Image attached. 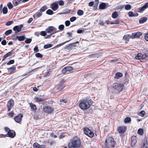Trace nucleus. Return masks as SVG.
<instances>
[{"label": "nucleus", "instance_id": "obj_1", "mask_svg": "<svg viewBox=\"0 0 148 148\" xmlns=\"http://www.w3.org/2000/svg\"><path fill=\"white\" fill-rule=\"evenodd\" d=\"M81 141L80 138L77 137H74L71 140V142L69 145V148H77L81 145Z\"/></svg>", "mask_w": 148, "mask_h": 148}, {"label": "nucleus", "instance_id": "obj_2", "mask_svg": "<svg viewBox=\"0 0 148 148\" xmlns=\"http://www.w3.org/2000/svg\"><path fill=\"white\" fill-rule=\"evenodd\" d=\"M91 100L86 99L82 101L79 105V107L83 110H86L89 108L92 104Z\"/></svg>", "mask_w": 148, "mask_h": 148}, {"label": "nucleus", "instance_id": "obj_3", "mask_svg": "<svg viewBox=\"0 0 148 148\" xmlns=\"http://www.w3.org/2000/svg\"><path fill=\"white\" fill-rule=\"evenodd\" d=\"M106 148H113L115 147V142L113 138L109 137L106 139L105 142Z\"/></svg>", "mask_w": 148, "mask_h": 148}, {"label": "nucleus", "instance_id": "obj_4", "mask_svg": "<svg viewBox=\"0 0 148 148\" xmlns=\"http://www.w3.org/2000/svg\"><path fill=\"white\" fill-rule=\"evenodd\" d=\"M113 86L115 91L119 92L122 90L123 85L121 83H115L114 84Z\"/></svg>", "mask_w": 148, "mask_h": 148}, {"label": "nucleus", "instance_id": "obj_5", "mask_svg": "<svg viewBox=\"0 0 148 148\" xmlns=\"http://www.w3.org/2000/svg\"><path fill=\"white\" fill-rule=\"evenodd\" d=\"M8 133L4 135L1 134L0 135L1 137H9L14 138L15 135V132L13 130H8Z\"/></svg>", "mask_w": 148, "mask_h": 148}, {"label": "nucleus", "instance_id": "obj_6", "mask_svg": "<svg viewBox=\"0 0 148 148\" xmlns=\"http://www.w3.org/2000/svg\"><path fill=\"white\" fill-rule=\"evenodd\" d=\"M64 81L63 79L61 80L59 83L56 86L55 88L58 91H61L64 88Z\"/></svg>", "mask_w": 148, "mask_h": 148}, {"label": "nucleus", "instance_id": "obj_7", "mask_svg": "<svg viewBox=\"0 0 148 148\" xmlns=\"http://www.w3.org/2000/svg\"><path fill=\"white\" fill-rule=\"evenodd\" d=\"M23 25L21 24L19 25L15 26L13 27V30L15 31V34L20 32L22 30V28L23 27Z\"/></svg>", "mask_w": 148, "mask_h": 148}, {"label": "nucleus", "instance_id": "obj_8", "mask_svg": "<svg viewBox=\"0 0 148 148\" xmlns=\"http://www.w3.org/2000/svg\"><path fill=\"white\" fill-rule=\"evenodd\" d=\"M14 101L11 99L8 101L7 106L8 108V111H10L11 108L13 107L14 106Z\"/></svg>", "mask_w": 148, "mask_h": 148}, {"label": "nucleus", "instance_id": "obj_9", "mask_svg": "<svg viewBox=\"0 0 148 148\" xmlns=\"http://www.w3.org/2000/svg\"><path fill=\"white\" fill-rule=\"evenodd\" d=\"M53 110V109L52 108L48 106L44 107L43 108L44 112L49 114L51 113Z\"/></svg>", "mask_w": 148, "mask_h": 148}, {"label": "nucleus", "instance_id": "obj_10", "mask_svg": "<svg viewBox=\"0 0 148 148\" xmlns=\"http://www.w3.org/2000/svg\"><path fill=\"white\" fill-rule=\"evenodd\" d=\"M142 35V33L140 32L134 33L132 34L131 38L133 39L135 38H139Z\"/></svg>", "mask_w": 148, "mask_h": 148}, {"label": "nucleus", "instance_id": "obj_11", "mask_svg": "<svg viewBox=\"0 0 148 148\" xmlns=\"http://www.w3.org/2000/svg\"><path fill=\"white\" fill-rule=\"evenodd\" d=\"M23 117V115L21 114H20L14 117V120L16 122L19 123L21 121V119Z\"/></svg>", "mask_w": 148, "mask_h": 148}, {"label": "nucleus", "instance_id": "obj_12", "mask_svg": "<svg viewBox=\"0 0 148 148\" xmlns=\"http://www.w3.org/2000/svg\"><path fill=\"white\" fill-rule=\"evenodd\" d=\"M84 133L90 137H92L94 136V134L91 130H84Z\"/></svg>", "mask_w": 148, "mask_h": 148}, {"label": "nucleus", "instance_id": "obj_13", "mask_svg": "<svg viewBox=\"0 0 148 148\" xmlns=\"http://www.w3.org/2000/svg\"><path fill=\"white\" fill-rule=\"evenodd\" d=\"M51 8L53 11H56L57 10L58 8V6L56 2H55L52 3L51 5Z\"/></svg>", "mask_w": 148, "mask_h": 148}, {"label": "nucleus", "instance_id": "obj_14", "mask_svg": "<svg viewBox=\"0 0 148 148\" xmlns=\"http://www.w3.org/2000/svg\"><path fill=\"white\" fill-rule=\"evenodd\" d=\"M148 7V2L146 3V4L143 5L140 8L138 9L139 12L140 13H142L146 8Z\"/></svg>", "mask_w": 148, "mask_h": 148}, {"label": "nucleus", "instance_id": "obj_15", "mask_svg": "<svg viewBox=\"0 0 148 148\" xmlns=\"http://www.w3.org/2000/svg\"><path fill=\"white\" fill-rule=\"evenodd\" d=\"M136 143V139L135 136H133L131 137V146L132 147H134Z\"/></svg>", "mask_w": 148, "mask_h": 148}, {"label": "nucleus", "instance_id": "obj_16", "mask_svg": "<svg viewBox=\"0 0 148 148\" xmlns=\"http://www.w3.org/2000/svg\"><path fill=\"white\" fill-rule=\"evenodd\" d=\"M56 30V29L53 26L49 27L46 29L47 32L48 33H50L52 31Z\"/></svg>", "mask_w": 148, "mask_h": 148}, {"label": "nucleus", "instance_id": "obj_17", "mask_svg": "<svg viewBox=\"0 0 148 148\" xmlns=\"http://www.w3.org/2000/svg\"><path fill=\"white\" fill-rule=\"evenodd\" d=\"M142 148H148V142L147 140V139H144V141L143 142Z\"/></svg>", "mask_w": 148, "mask_h": 148}, {"label": "nucleus", "instance_id": "obj_18", "mask_svg": "<svg viewBox=\"0 0 148 148\" xmlns=\"http://www.w3.org/2000/svg\"><path fill=\"white\" fill-rule=\"evenodd\" d=\"M128 14L130 17H136L138 16V14L137 13H135L132 11L129 12Z\"/></svg>", "mask_w": 148, "mask_h": 148}, {"label": "nucleus", "instance_id": "obj_19", "mask_svg": "<svg viewBox=\"0 0 148 148\" xmlns=\"http://www.w3.org/2000/svg\"><path fill=\"white\" fill-rule=\"evenodd\" d=\"M148 19L147 17H144L141 18L139 21V23L140 24L146 22Z\"/></svg>", "mask_w": 148, "mask_h": 148}, {"label": "nucleus", "instance_id": "obj_20", "mask_svg": "<svg viewBox=\"0 0 148 148\" xmlns=\"http://www.w3.org/2000/svg\"><path fill=\"white\" fill-rule=\"evenodd\" d=\"M12 52L10 51L5 55L3 57L2 61H4L7 58L11 56Z\"/></svg>", "mask_w": 148, "mask_h": 148}, {"label": "nucleus", "instance_id": "obj_21", "mask_svg": "<svg viewBox=\"0 0 148 148\" xmlns=\"http://www.w3.org/2000/svg\"><path fill=\"white\" fill-rule=\"evenodd\" d=\"M36 101L39 102L41 103H42L44 102V99L40 97H36L35 99Z\"/></svg>", "mask_w": 148, "mask_h": 148}, {"label": "nucleus", "instance_id": "obj_22", "mask_svg": "<svg viewBox=\"0 0 148 148\" xmlns=\"http://www.w3.org/2000/svg\"><path fill=\"white\" fill-rule=\"evenodd\" d=\"M131 38V36L127 34L125 35L123 37V39L125 41V42L127 43L129 41L130 38Z\"/></svg>", "mask_w": 148, "mask_h": 148}, {"label": "nucleus", "instance_id": "obj_23", "mask_svg": "<svg viewBox=\"0 0 148 148\" xmlns=\"http://www.w3.org/2000/svg\"><path fill=\"white\" fill-rule=\"evenodd\" d=\"M79 42L78 41L75 42L73 43L69 44V45L68 47L72 49L74 47H76V44H78Z\"/></svg>", "mask_w": 148, "mask_h": 148}, {"label": "nucleus", "instance_id": "obj_24", "mask_svg": "<svg viewBox=\"0 0 148 148\" xmlns=\"http://www.w3.org/2000/svg\"><path fill=\"white\" fill-rule=\"evenodd\" d=\"M17 38H18V40L20 41H23L25 39H26V38L24 36H17Z\"/></svg>", "mask_w": 148, "mask_h": 148}, {"label": "nucleus", "instance_id": "obj_25", "mask_svg": "<svg viewBox=\"0 0 148 148\" xmlns=\"http://www.w3.org/2000/svg\"><path fill=\"white\" fill-rule=\"evenodd\" d=\"M123 74L120 72H117L115 74V78L117 79H119L123 76Z\"/></svg>", "mask_w": 148, "mask_h": 148}, {"label": "nucleus", "instance_id": "obj_26", "mask_svg": "<svg viewBox=\"0 0 148 148\" xmlns=\"http://www.w3.org/2000/svg\"><path fill=\"white\" fill-rule=\"evenodd\" d=\"M106 5L105 3H101L99 6V8L101 9H103L106 8Z\"/></svg>", "mask_w": 148, "mask_h": 148}, {"label": "nucleus", "instance_id": "obj_27", "mask_svg": "<svg viewBox=\"0 0 148 148\" xmlns=\"http://www.w3.org/2000/svg\"><path fill=\"white\" fill-rule=\"evenodd\" d=\"M16 69V67L14 65H13L12 67L7 68L8 70L10 71L11 73L14 71Z\"/></svg>", "mask_w": 148, "mask_h": 148}, {"label": "nucleus", "instance_id": "obj_28", "mask_svg": "<svg viewBox=\"0 0 148 148\" xmlns=\"http://www.w3.org/2000/svg\"><path fill=\"white\" fill-rule=\"evenodd\" d=\"M118 16V14L116 11L114 12L112 14V16L114 18H117Z\"/></svg>", "mask_w": 148, "mask_h": 148}, {"label": "nucleus", "instance_id": "obj_29", "mask_svg": "<svg viewBox=\"0 0 148 148\" xmlns=\"http://www.w3.org/2000/svg\"><path fill=\"white\" fill-rule=\"evenodd\" d=\"M30 106L32 110H36V107L35 104H33L32 103H30Z\"/></svg>", "mask_w": 148, "mask_h": 148}, {"label": "nucleus", "instance_id": "obj_30", "mask_svg": "<svg viewBox=\"0 0 148 148\" xmlns=\"http://www.w3.org/2000/svg\"><path fill=\"white\" fill-rule=\"evenodd\" d=\"M33 146L34 148H39L40 147L43 146V145H40L37 143H36L34 144Z\"/></svg>", "mask_w": 148, "mask_h": 148}, {"label": "nucleus", "instance_id": "obj_31", "mask_svg": "<svg viewBox=\"0 0 148 148\" xmlns=\"http://www.w3.org/2000/svg\"><path fill=\"white\" fill-rule=\"evenodd\" d=\"M141 53H138L137 56H136L135 57V59L137 60H140L142 59L141 58Z\"/></svg>", "mask_w": 148, "mask_h": 148}, {"label": "nucleus", "instance_id": "obj_32", "mask_svg": "<svg viewBox=\"0 0 148 148\" xmlns=\"http://www.w3.org/2000/svg\"><path fill=\"white\" fill-rule=\"evenodd\" d=\"M47 9V6L45 5L42 7L40 9V12H42L45 11Z\"/></svg>", "mask_w": 148, "mask_h": 148}, {"label": "nucleus", "instance_id": "obj_33", "mask_svg": "<svg viewBox=\"0 0 148 148\" xmlns=\"http://www.w3.org/2000/svg\"><path fill=\"white\" fill-rule=\"evenodd\" d=\"M131 119L129 117H127L125 118L124 120V122L125 123H128L131 122Z\"/></svg>", "mask_w": 148, "mask_h": 148}, {"label": "nucleus", "instance_id": "obj_34", "mask_svg": "<svg viewBox=\"0 0 148 148\" xmlns=\"http://www.w3.org/2000/svg\"><path fill=\"white\" fill-rule=\"evenodd\" d=\"M66 70L67 71H72L73 69V68L70 66H68L66 67Z\"/></svg>", "mask_w": 148, "mask_h": 148}, {"label": "nucleus", "instance_id": "obj_35", "mask_svg": "<svg viewBox=\"0 0 148 148\" xmlns=\"http://www.w3.org/2000/svg\"><path fill=\"white\" fill-rule=\"evenodd\" d=\"M132 8V6L130 5L127 4L125 5V9L126 10H129Z\"/></svg>", "mask_w": 148, "mask_h": 148}, {"label": "nucleus", "instance_id": "obj_36", "mask_svg": "<svg viewBox=\"0 0 148 148\" xmlns=\"http://www.w3.org/2000/svg\"><path fill=\"white\" fill-rule=\"evenodd\" d=\"M3 13V14H5L8 12V9L7 7H4L2 10Z\"/></svg>", "mask_w": 148, "mask_h": 148}, {"label": "nucleus", "instance_id": "obj_37", "mask_svg": "<svg viewBox=\"0 0 148 148\" xmlns=\"http://www.w3.org/2000/svg\"><path fill=\"white\" fill-rule=\"evenodd\" d=\"M12 31L11 29H9L7 30L5 32V34L6 36H8L12 33Z\"/></svg>", "mask_w": 148, "mask_h": 148}, {"label": "nucleus", "instance_id": "obj_38", "mask_svg": "<svg viewBox=\"0 0 148 148\" xmlns=\"http://www.w3.org/2000/svg\"><path fill=\"white\" fill-rule=\"evenodd\" d=\"M46 13L49 15H52L53 13V12L51 9H49L46 12Z\"/></svg>", "mask_w": 148, "mask_h": 148}, {"label": "nucleus", "instance_id": "obj_39", "mask_svg": "<svg viewBox=\"0 0 148 148\" xmlns=\"http://www.w3.org/2000/svg\"><path fill=\"white\" fill-rule=\"evenodd\" d=\"M84 12L82 10H79L77 12V14L79 16H82L84 14Z\"/></svg>", "mask_w": 148, "mask_h": 148}, {"label": "nucleus", "instance_id": "obj_40", "mask_svg": "<svg viewBox=\"0 0 148 148\" xmlns=\"http://www.w3.org/2000/svg\"><path fill=\"white\" fill-rule=\"evenodd\" d=\"M7 6L8 8L10 9H11L13 8V5L10 2H9L7 4Z\"/></svg>", "mask_w": 148, "mask_h": 148}, {"label": "nucleus", "instance_id": "obj_41", "mask_svg": "<svg viewBox=\"0 0 148 148\" xmlns=\"http://www.w3.org/2000/svg\"><path fill=\"white\" fill-rule=\"evenodd\" d=\"M52 47V45L51 44H48L45 45L44 46V48L45 49H47L51 47Z\"/></svg>", "mask_w": 148, "mask_h": 148}, {"label": "nucleus", "instance_id": "obj_42", "mask_svg": "<svg viewBox=\"0 0 148 148\" xmlns=\"http://www.w3.org/2000/svg\"><path fill=\"white\" fill-rule=\"evenodd\" d=\"M19 3L18 1L17 0H14L13 1V4L15 6H16L18 5Z\"/></svg>", "mask_w": 148, "mask_h": 148}, {"label": "nucleus", "instance_id": "obj_43", "mask_svg": "<svg viewBox=\"0 0 148 148\" xmlns=\"http://www.w3.org/2000/svg\"><path fill=\"white\" fill-rule=\"evenodd\" d=\"M13 23V21L12 20L9 21L5 23V25L6 26H9Z\"/></svg>", "mask_w": 148, "mask_h": 148}, {"label": "nucleus", "instance_id": "obj_44", "mask_svg": "<svg viewBox=\"0 0 148 148\" xmlns=\"http://www.w3.org/2000/svg\"><path fill=\"white\" fill-rule=\"evenodd\" d=\"M26 40H25V42L26 43L29 44L32 41V39L31 38H29L28 39H26Z\"/></svg>", "mask_w": 148, "mask_h": 148}, {"label": "nucleus", "instance_id": "obj_45", "mask_svg": "<svg viewBox=\"0 0 148 148\" xmlns=\"http://www.w3.org/2000/svg\"><path fill=\"white\" fill-rule=\"evenodd\" d=\"M35 56L37 58H42L43 57L42 55L40 54V53H37L35 54Z\"/></svg>", "mask_w": 148, "mask_h": 148}, {"label": "nucleus", "instance_id": "obj_46", "mask_svg": "<svg viewBox=\"0 0 148 148\" xmlns=\"http://www.w3.org/2000/svg\"><path fill=\"white\" fill-rule=\"evenodd\" d=\"M95 4L94 6V8H97L98 5L99 3V0H95Z\"/></svg>", "mask_w": 148, "mask_h": 148}, {"label": "nucleus", "instance_id": "obj_47", "mask_svg": "<svg viewBox=\"0 0 148 148\" xmlns=\"http://www.w3.org/2000/svg\"><path fill=\"white\" fill-rule=\"evenodd\" d=\"M125 130H117V132H116V133H119L120 134H123L125 132Z\"/></svg>", "mask_w": 148, "mask_h": 148}, {"label": "nucleus", "instance_id": "obj_48", "mask_svg": "<svg viewBox=\"0 0 148 148\" xmlns=\"http://www.w3.org/2000/svg\"><path fill=\"white\" fill-rule=\"evenodd\" d=\"M145 114V112L144 111H142L139 113V115L141 116H144Z\"/></svg>", "mask_w": 148, "mask_h": 148}, {"label": "nucleus", "instance_id": "obj_49", "mask_svg": "<svg viewBox=\"0 0 148 148\" xmlns=\"http://www.w3.org/2000/svg\"><path fill=\"white\" fill-rule=\"evenodd\" d=\"M47 32L45 31H41L40 32V34L41 36H45L47 34Z\"/></svg>", "mask_w": 148, "mask_h": 148}, {"label": "nucleus", "instance_id": "obj_50", "mask_svg": "<svg viewBox=\"0 0 148 148\" xmlns=\"http://www.w3.org/2000/svg\"><path fill=\"white\" fill-rule=\"evenodd\" d=\"M141 58L142 59H145L146 57H148V53H147V54H141Z\"/></svg>", "mask_w": 148, "mask_h": 148}, {"label": "nucleus", "instance_id": "obj_51", "mask_svg": "<svg viewBox=\"0 0 148 148\" xmlns=\"http://www.w3.org/2000/svg\"><path fill=\"white\" fill-rule=\"evenodd\" d=\"M127 128L125 126H121L119 127L117 129V130H126Z\"/></svg>", "mask_w": 148, "mask_h": 148}, {"label": "nucleus", "instance_id": "obj_52", "mask_svg": "<svg viewBox=\"0 0 148 148\" xmlns=\"http://www.w3.org/2000/svg\"><path fill=\"white\" fill-rule=\"evenodd\" d=\"M14 61L13 60H11L9 61L8 63H7V64L8 65H10L11 64H13L14 63Z\"/></svg>", "mask_w": 148, "mask_h": 148}, {"label": "nucleus", "instance_id": "obj_53", "mask_svg": "<svg viewBox=\"0 0 148 148\" xmlns=\"http://www.w3.org/2000/svg\"><path fill=\"white\" fill-rule=\"evenodd\" d=\"M137 133L138 134L142 135L144 133L143 130H138Z\"/></svg>", "mask_w": 148, "mask_h": 148}, {"label": "nucleus", "instance_id": "obj_54", "mask_svg": "<svg viewBox=\"0 0 148 148\" xmlns=\"http://www.w3.org/2000/svg\"><path fill=\"white\" fill-rule=\"evenodd\" d=\"M64 28V26L63 25H61L59 26L58 28L60 30H62Z\"/></svg>", "mask_w": 148, "mask_h": 148}, {"label": "nucleus", "instance_id": "obj_55", "mask_svg": "<svg viewBox=\"0 0 148 148\" xmlns=\"http://www.w3.org/2000/svg\"><path fill=\"white\" fill-rule=\"evenodd\" d=\"M77 19V18L75 16H73L70 18V21L71 22H73L75 21Z\"/></svg>", "mask_w": 148, "mask_h": 148}, {"label": "nucleus", "instance_id": "obj_56", "mask_svg": "<svg viewBox=\"0 0 148 148\" xmlns=\"http://www.w3.org/2000/svg\"><path fill=\"white\" fill-rule=\"evenodd\" d=\"M34 50L35 53H36L38 52L39 51V50L38 49V47L37 46H35L34 49Z\"/></svg>", "mask_w": 148, "mask_h": 148}, {"label": "nucleus", "instance_id": "obj_57", "mask_svg": "<svg viewBox=\"0 0 148 148\" xmlns=\"http://www.w3.org/2000/svg\"><path fill=\"white\" fill-rule=\"evenodd\" d=\"M71 23L70 21H66L65 22V25L66 26H69Z\"/></svg>", "mask_w": 148, "mask_h": 148}, {"label": "nucleus", "instance_id": "obj_58", "mask_svg": "<svg viewBox=\"0 0 148 148\" xmlns=\"http://www.w3.org/2000/svg\"><path fill=\"white\" fill-rule=\"evenodd\" d=\"M35 14L37 17H40L42 14V13L40 12H37Z\"/></svg>", "mask_w": 148, "mask_h": 148}, {"label": "nucleus", "instance_id": "obj_59", "mask_svg": "<svg viewBox=\"0 0 148 148\" xmlns=\"http://www.w3.org/2000/svg\"><path fill=\"white\" fill-rule=\"evenodd\" d=\"M58 3L61 6L63 5L64 4V1L62 0L59 1L58 2Z\"/></svg>", "mask_w": 148, "mask_h": 148}, {"label": "nucleus", "instance_id": "obj_60", "mask_svg": "<svg viewBox=\"0 0 148 148\" xmlns=\"http://www.w3.org/2000/svg\"><path fill=\"white\" fill-rule=\"evenodd\" d=\"M14 114V112L13 111H12L11 112L8 113V114L11 117H12Z\"/></svg>", "mask_w": 148, "mask_h": 148}, {"label": "nucleus", "instance_id": "obj_61", "mask_svg": "<svg viewBox=\"0 0 148 148\" xmlns=\"http://www.w3.org/2000/svg\"><path fill=\"white\" fill-rule=\"evenodd\" d=\"M1 44L3 45H5L6 44V41L5 40H3L1 41Z\"/></svg>", "mask_w": 148, "mask_h": 148}, {"label": "nucleus", "instance_id": "obj_62", "mask_svg": "<svg viewBox=\"0 0 148 148\" xmlns=\"http://www.w3.org/2000/svg\"><path fill=\"white\" fill-rule=\"evenodd\" d=\"M94 4V1H91L89 3L88 5L89 6H92Z\"/></svg>", "mask_w": 148, "mask_h": 148}, {"label": "nucleus", "instance_id": "obj_63", "mask_svg": "<svg viewBox=\"0 0 148 148\" xmlns=\"http://www.w3.org/2000/svg\"><path fill=\"white\" fill-rule=\"evenodd\" d=\"M105 23L103 21H100L99 24L100 25L103 26L104 25Z\"/></svg>", "mask_w": 148, "mask_h": 148}, {"label": "nucleus", "instance_id": "obj_64", "mask_svg": "<svg viewBox=\"0 0 148 148\" xmlns=\"http://www.w3.org/2000/svg\"><path fill=\"white\" fill-rule=\"evenodd\" d=\"M145 39L147 41H148V33H146L145 34Z\"/></svg>", "mask_w": 148, "mask_h": 148}]
</instances>
